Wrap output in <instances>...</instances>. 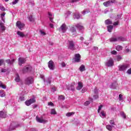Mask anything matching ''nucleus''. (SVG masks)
Segmentation results:
<instances>
[{"instance_id": "obj_1", "label": "nucleus", "mask_w": 131, "mask_h": 131, "mask_svg": "<svg viewBox=\"0 0 131 131\" xmlns=\"http://www.w3.org/2000/svg\"><path fill=\"white\" fill-rule=\"evenodd\" d=\"M34 82V79L32 77H28L25 79V84L30 85V84H32Z\"/></svg>"}, {"instance_id": "obj_2", "label": "nucleus", "mask_w": 131, "mask_h": 131, "mask_svg": "<svg viewBox=\"0 0 131 131\" xmlns=\"http://www.w3.org/2000/svg\"><path fill=\"white\" fill-rule=\"evenodd\" d=\"M32 70V67L30 65L26 66L23 69V72L24 73H27V72H30Z\"/></svg>"}, {"instance_id": "obj_3", "label": "nucleus", "mask_w": 131, "mask_h": 131, "mask_svg": "<svg viewBox=\"0 0 131 131\" xmlns=\"http://www.w3.org/2000/svg\"><path fill=\"white\" fill-rule=\"evenodd\" d=\"M129 67V65L127 64L119 66V71H125Z\"/></svg>"}, {"instance_id": "obj_4", "label": "nucleus", "mask_w": 131, "mask_h": 131, "mask_svg": "<svg viewBox=\"0 0 131 131\" xmlns=\"http://www.w3.org/2000/svg\"><path fill=\"white\" fill-rule=\"evenodd\" d=\"M16 27H18V28L20 30H23V28H24V26H25V24L21 23V21H17L16 23Z\"/></svg>"}, {"instance_id": "obj_5", "label": "nucleus", "mask_w": 131, "mask_h": 131, "mask_svg": "<svg viewBox=\"0 0 131 131\" xmlns=\"http://www.w3.org/2000/svg\"><path fill=\"white\" fill-rule=\"evenodd\" d=\"M115 3V0H110L103 3V6H104V7H109L112 6L113 4H114Z\"/></svg>"}, {"instance_id": "obj_6", "label": "nucleus", "mask_w": 131, "mask_h": 131, "mask_svg": "<svg viewBox=\"0 0 131 131\" xmlns=\"http://www.w3.org/2000/svg\"><path fill=\"white\" fill-rule=\"evenodd\" d=\"M25 104L26 106H30L31 104L35 103V98H32L25 101Z\"/></svg>"}, {"instance_id": "obj_7", "label": "nucleus", "mask_w": 131, "mask_h": 131, "mask_svg": "<svg viewBox=\"0 0 131 131\" xmlns=\"http://www.w3.org/2000/svg\"><path fill=\"white\" fill-rule=\"evenodd\" d=\"M68 49L69 50H71L72 51H74L75 48H74V41L71 40L69 41V47Z\"/></svg>"}, {"instance_id": "obj_8", "label": "nucleus", "mask_w": 131, "mask_h": 131, "mask_svg": "<svg viewBox=\"0 0 131 131\" xmlns=\"http://www.w3.org/2000/svg\"><path fill=\"white\" fill-rule=\"evenodd\" d=\"M48 67L50 70H54L55 69V65H54V61L50 60L48 62Z\"/></svg>"}, {"instance_id": "obj_9", "label": "nucleus", "mask_w": 131, "mask_h": 131, "mask_svg": "<svg viewBox=\"0 0 131 131\" xmlns=\"http://www.w3.org/2000/svg\"><path fill=\"white\" fill-rule=\"evenodd\" d=\"M81 56L80 54H75L74 61L77 63L80 62V58Z\"/></svg>"}, {"instance_id": "obj_10", "label": "nucleus", "mask_w": 131, "mask_h": 131, "mask_svg": "<svg viewBox=\"0 0 131 131\" xmlns=\"http://www.w3.org/2000/svg\"><path fill=\"white\" fill-rule=\"evenodd\" d=\"M110 87L113 90H116V89L118 88V83H117V82L115 81L113 83H112V84L110 85Z\"/></svg>"}, {"instance_id": "obj_11", "label": "nucleus", "mask_w": 131, "mask_h": 131, "mask_svg": "<svg viewBox=\"0 0 131 131\" xmlns=\"http://www.w3.org/2000/svg\"><path fill=\"white\" fill-rule=\"evenodd\" d=\"M113 65H114L113 59L112 58H110V59L106 63V66H107V67H112Z\"/></svg>"}, {"instance_id": "obj_12", "label": "nucleus", "mask_w": 131, "mask_h": 131, "mask_svg": "<svg viewBox=\"0 0 131 131\" xmlns=\"http://www.w3.org/2000/svg\"><path fill=\"white\" fill-rule=\"evenodd\" d=\"M26 62V59L24 58L19 57L18 58V65L22 66V64H25Z\"/></svg>"}, {"instance_id": "obj_13", "label": "nucleus", "mask_w": 131, "mask_h": 131, "mask_svg": "<svg viewBox=\"0 0 131 131\" xmlns=\"http://www.w3.org/2000/svg\"><path fill=\"white\" fill-rule=\"evenodd\" d=\"M36 120L37 122H39V123H46V122H47L48 121L41 119L40 118L38 117V116L36 117Z\"/></svg>"}, {"instance_id": "obj_14", "label": "nucleus", "mask_w": 131, "mask_h": 131, "mask_svg": "<svg viewBox=\"0 0 131 131\" xmlns=\"http://www.w3.org/2000/svg\"><path fill=\"white\" fill-rule=\"evenodd\" d=\"M60 29L62 32H66V31H67V26L65 24H63L61 26Z\"/></svg>"}, {"instance_id": "obj_15", "label": "nucleus", "mask_w": 131, "mask_h": 131, "mask_svg": "<svg viewBox=\"0 0 131 131\" xmlns=\"http://www.w3.org/2000/svg\"><path fill=\"white\" fill-rule=\"evenodd\" d=\"M82 88H83V85H82V82H78V86L76 88V90H77V91H80V90H81Z\"/></svg>"}, {"instance_id": "obj_16", "label": "nucleus", "mask_w": 131, "mask_h": 131, "mask_svg": "<svg viewBox=\"0 0 131 131\" xmlns=\"http://www.w3.org/2000/svg\"><path fill=\"white\" fill-rule=\"evenodd\" d=\"M6 117H7V113L0 111V118H6Z\"/></svg>"}, {"instance_id": "obj_17", "label": "nucleus", "mask_w": 131, "mask_h": 131, "mask_svg": "<svg viewBox=\"0 0 131 131\" xmlns=\"http://www.w3.org/2000/svg\"><path fill=\"white\" fill-rule=\"evenodd\" d=\"M70 30L74 35L76 36V29L74 27H71Z\"/></svg>"}, {"instance_id": "obj_18", "label": "nucleus", "mask_w": 131, "mask_h": 131, "mask_svg": "<svg viewBox=\"0 0 131 131\" xmlns=\"http://www.w3.org/2000/svg\"><path fill=\"white\" fill-rule=\"evenodd\" d=\"M75 27H76V28H77V29H78L79 30H83L84 28L83 26H82L81 25V24H77V25H76Z\"/></svg>"}, {"instance_id": "obj_19", "label": "nucleus", "mask_w": 131, "mask_h": 131, "mask_svg": "<svg viewBox=\"0 0 131 131\" xmlns=\"http://www.w3.org/2000/svg\"><path fill=\"white\" fill-rule=\"evenodd\" d=\"M17 34L18 35V37H21V38H23V37H25V34L23 33V32L18 31L17 32Z\"/></svg>"}, {"instance_id": "obj_20", "label": "nucleus", "mask_w": 131, "mask_h": 131, "mask_svg": "<svg viewBox=\"0 0 131 131\" xmlns=\"http://www.w3.org/2000/svg\"><path fill=\"white\" fill-rule=\"evenodd\" d=\"M6 63H7V64H9V65H13V64H14V62H15V59H7L6 60Z\"/></svg>"}, {"instance_id": "obj_21", "label": "nucleus", "mask_w": 131, "mask_h": 131, "mask_svg": "<svg viewBox=\"0 0 131 131\" xmlns=\"http://www.w3.org/2000/svg\"><path fill=\"white\" fill-rule=\"evenodd\" d=\"M122 14H117V16L115 17V21H119V20H122V18H121Z\"/></svg>"}, {"instance_id": "obj_22", "label": "nucleus", "mask_w": 131, "mask_h": 131, "mask_svg": "<svg viewBox=\"0 0 131 131\" xmlns=\"http://www.w3.org/2000/svg\"><path fill=\"white\" fill-rule=\"evenodd\" d=\"M117 38L118 41H125L126 40V39L122 36L118 37Z\"/></svg>"}, {"instance_id": "obj_23", "label": "nucleus", "mask_w": 131, "mask_h": 131, "mask_svg": "<svg viewBox=\"0 0 131 131\" xmlns=\"http://www.w3.org/2000/svg\"><path fill=\"white\" fill-rule=\"evenodd\" d=\"M104 23L105 25H110L111 24H113V22L111 19H106L105 20Z\"/></svg>"}, {"instance_id": "obj_24", "label": "nucleus", "mask_w": 131, "mask_h": 131, "mask_svg": "<svg viewBox=\"0 0 131 131\" xmlns=\"http://www.w3.org/2000/svg\"><path fill=\"white\" fill-rule=\"evenodd\" d=\"M74 19H79L80 18V15L79 14V12H76L74 14Z\"/></svg>"}, {"instance_id": "obj_25", "label": "nucleus", "mask_w": 131, "mask_h": 131, "mask_svg": "<svg viewBox=\"0 0 131 131\" xmlns=\"http://www.w3.org/2000/svg\"><path fill=\"white\" fill-rule=\"evenodd\" d=\"M0 27L2 31H5V30H6V26L4 25L3 23H0Z\"/></svg>"}, {"instance_id": "obj_26", "label": "nucleus", "mask_w": 131, "mask_h": 131, "mask_svg": "<svg viewBox=\"0 0 131 131\" xmlns=\"http://www.w3.org/2000/svg\"><path fill=\"white\" fill-rule=\"evenodd\" d=\"M79 69L81 72H83L85 70V67L83 64H81Z\"/></svg>"}, {"instance_id": "obj_27", "label": "nucleus", "mask_w": 131, "mask_h": 131, "mask_svg": "<svg viewBox=\"0 0 131 131\" xmlns=\"http://www.w3.org/2000/svg\"><path fill=\"white\" fill-rule=\"evenodd\" d=\"M113 127H114V126L113 125H107L106 126V128L108 129V130L111 131L112 130V128H113Z\"/></svg>"}, {"instance_id": "obj_28", "label": "nucleus", "mask_w": 131, "mask_h": 131, "mask_svg": "<svg viewBox=\"0 0 131 131\" xmlns=\"http://www.w3.org/2000/svg\"><path fill=\"white\" fill-rule=\"evenodd\" d=\"M107 31H108V32H111L112 31V29H113V26L112 25L107 26Z\"/></svg>"}, {"instance_id": "obj_29", "label": "nucleus", "mask_w": 131, "mask_h": 131, "mask_svg": "<svg viewBox=\"0 0 131 131\" xmlns=\"http://www.w3.org/2000/svg\"><path fill=\"white\" fill-rule=\"evenodd\" d=\"M110 41L111 42H115L116 41H117V37L116 38V37H112L111 38H110Z\"/></svg>"}, {"instance_id": "obj_30", "label": "nucleus", "mask_w": 131, "mask_h": 131, "mask_svg": "<svg viewBox=\"0 0 131 131\" xmlns=\"http://www.w3.org/2000/svg\"><path fill=\"white\" fill-rule=\"evenodd\" d=\"M15 80L16 82H20V76H19L18 74H16Z\"/></svg>"}, {"instance_id": "obj_31", "label": "nucleus", "mask_w": 131, "mask_h": 131, "mask_svg": "<svg viewBox=\"0 0 131 131\" xmlns=\"http://www.w3.org/2000/svg\"><path fill=\"white\" fill-rule=\"evenodd\" d=\"M58 99L59 101H62V100L64 101L65 100V97L63 95H59Z\"/></svg>"}, {"instance_id": "obj_32", "label": "nucleus", "mask_w": 131, "mask_h": 131, "mask_svg": "<svg viewBox=\"0 0 131 131\" xmlns=\"http://www.w3.org/2000/svg\"><path fill=\"white\" fill-rule=\"evenodd\" d=\"M100 116L102 118H104V117L106 116V113H105V112L102 111L100 114Z\"/></svg>"}, {"instance_id": "obj_33", "label": "nucleus", "mask_w": 131, "mask_h": 131, "mask_svg": "<svg viewBox=\"0 0 131 131\" xmlns=\"http://www.w3.org/2000/svg\"><path fill=\"white\" fill-rule=\"evenodd\" d=\"M74 112L67 113L66 114V116H67L68 117H70V116H72L73 115H74Z\"/></svg>"}, {"instance_id": "obj_34", "label": "nucleus", "mask_w": 131, "mask_h": 131, "mask_svg": "<svg viewBox=\"0 0 131 131\" xmlns=\"http://www.w3.org/2000/svg\"><path fill=\"white\" fill-rule=\"evenodd\" d=\"M116 50L118 51H122V46H117L116 48Z\"/></svg>"}, {"instance_id": "obj_35", "label": "nucleus", "mask_w": 131, "mask_h": 131, "mask_svg": "<svg viewBox=\"0 0 131 131\" xmlns=\"http://www.w3.org/2000/svg\"><path fill=\"white\" fill-rule=\"evenodd\" d=\"M5 96H6L5 92L3 90H0V96L3 98V97H5Z\"/></svg>"}, {"instance_id": "obj_36", "label": "nucleus", "mask_w": 131, "mask_h": 131, "mask_svg": "<svg viewBox=\"0 0 131 131\" xmlns=\"http://www.w3.org/2000/svg\"><path fill=\"white\" fill-rule=\"evenodd\" d=\"M48 15L49 16V18H50V20L51 21V22H52L53 23V14H52V13H51V12H49L48 13Z\"/></svg>"}, {"instance_id": "obj_37", "label": "nucleus", "mask_w": 131, "mask_h": 131, "mask_svg": "<svg viewBox=\"0 0 131 131\" xmlns=\"http://www.w3.org/2000/svg\"><path fill=\"white\" fill-rule=\"evenodd\" d=\"M51 114L55 115L57 114V112L55 109H51Z\"/></svg>"}, {"instance_id": "obj_38", "label": "nucleus", "mask_w": 131, "mask_h": 131, "mask_svg": "<svg viewBox=\"0 0 131 131\" xmlns=\"http://www.w3.org/2000/svg\"><path fill=\"white\" fill-rule=\"evenodd\" d=\"M0 88H2V89H4V90H6L7 89V86L3 84V83H2V82L0 81Z\"/></svg>"}, {"instance_id": "obj_39", "label": "nucleus", "mask_w": 131, "mask_h": 131, "mask_svg": "<svg viewBox=\"0 0 131 131\" xmlns=\"http://www.w3.org/2000/svg\"><path fill=\"white\" fill-rule=\"evenodd\" d=\"M117 21H115L113 23L114 26H118L119 25V21L116 20Z\"/></svg>"}, {"instance_id": "obj_40", "label": "nucleus", "mask_w": 131, "mask_h": 131, "mask_svg": "<svg viewBox=\"0 0 131 131\" xmlns=\"http://www.w3.org/2000/svg\"><path fill=\"white\" fill-rule=\"evenodd\" d=\"M18 126H19V125H16V126H14L13 127V128H12L11 127H12V125H10V128H9V130H13V129H15V128H16V127H18Z\"/></svg>"}, {"instance_id": "obj_41", "label": "nucleus", "mask_w": 131, "mask_h": 131, "mask_svg": "<svg viewBox=\"0 0 131 131\" xmlns=\"http://www.w3.org/2000/svg\"><path fill=\"white\" fill-rule=\"evenodd\" d=\"M88 13H90V10H84L82 12V14L83 15H84L85 14H88Z\"/></svg>"}, {"instance_id": "obj_42", "label": "nucleus", "mask_w": 131, "mask_h": 131, "mask_svg": "<svg viewBox=\"0 0 131 131\" xmlns=\"http://www.w3.org/2000/svg\"><path fill=\"white\" fill-rule=\"evenodd\" d=\"M110 124L112 125H115V122H114V120H112L110 121Z\"/></svg>"}, {"instance_id": "obj_43", "label": "nucleus", "mask_w": 131, "mask_h": 131, "mask_svg": "<svg viewBox=\"0 0 131 131\" xmlns=\"http://www.w3.org/2000/svg\"><path fill=\"white\" fill-rule=\"evenodd\" d=\"M47 82H48V83L51 84V83L52 82V78H51V77L48 78V80H47Z\"/></svg>"}, {"instance_id": "obj_44", "label": "nucleus", "mask_w": 131, "mask_h": 131, "mask_svg": "<svg viewBox=\"0 0 131 131\" xmlns=\"http://www.w3.org/2000/svg\"><path fill=\"white\" fill-rule=\"evenodd\" d=\"M0 10H1V11H6V8H5V7L2 5H0Z\"/></svg>"}, {"instance_id": "obj_45", "label": "nucleus", "mask_w": 131, "mask_h": 131, "mask_svg": "<svg viewBox=\"0 0 131 131\" xmlns=\"http://www.w3.org/2000/svg\"><path fill=\"white\" fill-rule=\"evenodd\" d=\"M103 107V105H100L99 107H98V110L97 111L98 113H100V111H101V109H102V108Z\"/></svg>"}, {"instance_id": "obj_46", "label": "nucleus", "mask_w": 131, "mask_h": 131, "mask_svg": "<svg viewBox=\"0 0 131 131\" xmlns=\"http://www.w3.org/2000/svg\"><path fill=\"white\" fill-rule=\"evenodd\" d=\"M91 104V102L89 101H87L84 103V106H88V105H90Z\"/></svg>"}, {"instance_id": "obj_47", "label": "nucleus", "mask_w": 131, "mask_h": 131, "mask_svg": "<svg viewBox=\"0 0 131 131\" xmlns=\"http://www.w3.org/2000/svg\"><path fill=\"white\" fill-rule=\"evenodd\" d=\"M93 98L94 100H97V99L99 98V96L98 95V94H95L93 96Z\"/></svg>"}, {"instance_id": "obj_48", "label": "nucleus", "mask_w": 131, "mask_h": 131, "mask_svg": "<svg viewBox=\"0 0 131 131\" xmlns=\"http://www.w3.org/2000/svg\"><path fill=\"white\" fill-rule=\"evenodd\" d=\"M122 59V57H121L120 55H118L117 56V60L120 61Z\"/></svg>"}, {"instance_id": "obj_49", "label": "nucleus", "mask_w": 131, "mask_h": 131, "mask_svg": "<svg viewBox=\"0 0 131 131\" xmlns=\"http://www.w3.org/2000/svg\"><path fill=\"white\" fill-rule=\"evenodd\" d=\"M98 49L97 47H94L93 49H92V51H94V52H97L98 51Z\"/></svg>"}, {"instance_id": "obj_50", "label": "nucleus", "mask_w": 131, "mask_h": 131, "mask_svg": "<svg viewBox=\"0 0 131 131\" xmlns=\"http://www.w3.org/2000/svg\"><path fill=\"white\" fill-rule=\"evenodd\" d=\"M121 116H122L123 118H126V116H125V114H124V113L123 112L121 113Z\"/></svg>"}, {"instance_id": "obj_51", "label": "nucleus", "mask_w": 131, "mask_h": 131, "mask_svg": "<svg viewBox=\"0 0 131 131\" xmlns=\"http://www.w3.org/2000/svg\"><path fill=\"white\" fill-rule=\"evenodd\" d=\"M18 2H19V0H14L12 4V5H16V4H18Z\"/></svg>"}, {"instance_id": "obj_52", "label": "nucleus", "mask_w": 131, "mask_h": 131, "mask_svg": "<svg viewBox=\"0 0 131 131\" xmlns=\"http://www.w3.org/2000/svg\"><path fill=\"white\" fill-rule=\"evenodd\" d=\"M111 53L112 54V55H116V54H117V52L116 51L114 50L111 52Z\"/></svg>"}, {"instance_id": "obj_53", "label": "nucleus", "mask_w": 131, "mask_h": 131, "mask_svg": "<svg viewBox=\"0 0 131 131\" xmlns=\"http://www.w3.org/2000/svg\"><path fill=\"white\" fill-rule=\"evenodd\" d=\"M94 93L95 94V95H98V90L97 88H95L94 90Z\"/></svg>"}, {"instance_id": "obj_54", "label": "nucleus", "mask_w": 131, "mask_h": 131, "mask_svg": "<svg viewBox=\"0 0 131 131\" xmlns=\"http://www.w3.org/2000/svg\"><path fill=\"white\" fill-rule=\"evenodd\" d=\"M40 78L43 79L44 82H46V80L45 79V76H43L42 75H40Z\"/></svg>"}, {"instance_id": "obj_55", "label": "nucleus", "mask_w": 131, "mask_h": 131, "mask_svg": "<svg viewBox=\"0 0 131 131\" xmlns=\"http://www.w3.org/2000/svg\"><path fill=\"white\" fill-rule=\"evenodd\" d=\"M80 0H72L71 3L73 4V3H77V2H79Z\"/></svg>"}, {"instance_id": "obj_56", "label": "nucleus", "mask_w": 131, "mask_h": 131, "mask_svg": "<svg viewBox=\"0 0 131 131\" xmlns=\"http://www.w3.org/2000/svg\"><path fill=\"white\" fill-rule=\"evenodd\" d=\"M1 72L5 73V72H7V69H2Z\"/></svg>"}, {"instance_id": "obj_57", "label": "nucleus", "mask_w": 131, "mask_h": 131, "mask_svg": "<svg viewBox=\"0 0 131 131\" xmlns=\"http://www.w3.org/2000/svg\"><path fill=\"white\" fill-rule=\"evenodd\" d=\"M4 64V59H0V66Z\"/></svg>"}, {"instance_id": "obj_58", "label": "nucleus", "mask_w": 131, "mask_h": 131, "mask_svg": "<svg viewBox=\"0 0 131 131\" xmlns=\"http://www.w3.org/2000/svg\"><path fill=\"white\" fill-rule=\"evenodd\" d=\"M52 92H56V91H57V89L56 88V87H52Z\"/></svg>"}, {"instance_id": "obj_59", "label": "nucleus", "mask_w": 131, "mask_h": 131, "mask_svg": "<svg viewBox=\"0 0 131 131\" xmlns=\"http://www.w3.org/2000/svg\"><path fill=\"white\" fill-rule=\"evenodd\" d=\"M29 21H30L31 22H32V21H33V18H32V16H30L29 17Z\"/></svg>"}, {"instance_id": "obj_60", "label": "nucleus", "mask_w": 131, "mask_h": 131, "mask_svg": "<svg viewBox=\"0 0 131 131\" xmlns=\"http://www.w3.org/2000/svg\"><path fill=\"white\" fill-rule=\"evenodd\" d=\"M71 91H74V86L73 85H71L70 89Z\"/></svg>"}, {"instance_id": "obj_61", "label": "nucleus", "mask_w": 131, "mask_h": 131, "mask_svg": "<svg viewBox=\"0 0 131 131\" xmlns=\"http://www.w3.org/2000/svg\"><path fill=\"white\" fill-rule=\"evenodd\" d=\"M19 100L20 101H24V100H25V99L24 97L22 96V97H19Z\"/></svg>"}, {"instance_id": "obj_62", "label": "nucleus", "mask_w": 131, "mask_h": 131, "mask_svg": "<svg viewBox=\"0 0 131 131\" xmlns=\"http://www.w3.org/2000/svg\"><path fill=\"white\" fill-rule=\"evenodd\" d=\"M127 73L128 74H131V68L128 69L127 71Z\"/></svg>"}, {"instance_id": "obj_63", "label": "nucleus", "mask_w": 131, "mask_h": 131, "mask_svg": "<svg viewBox=\"0 0 131 131\" xmlns=\"http://www.w3.org/2000/svg\"><path fill=\"white\" fill-rule=\"evenodd\" d=\"M119 98L120 101H121V100H122V95L120 94L119 95Z\"/></svg>"}, {"instance_id": "obj_64", "label": "nucleus", "mask_w": 131, "mask_h": 131, "mask_svg": "<svg viewBox=\"0 0 131 131\" xmlns=\"http://www.w3.org/2000/svg\"><path fill=\"white\" fill-rule=\"evenodd\" d=\"M48 106H54V103H53L52 102H49Z\"/></svg>"}]
</instances>
